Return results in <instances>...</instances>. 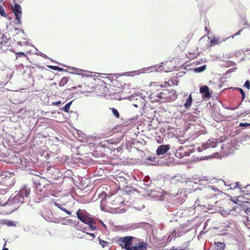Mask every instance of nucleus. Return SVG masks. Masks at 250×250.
I'll list each match as a JSON object with an SVG mask.
<instances>
[{"label":"nucleus","instance_id":"0e129e2a","mask_svg":"<svg viewBox=\"0 0 250 250\" xmlns=\"http://www.w3.org/2000/svg\"><path fill=\"white\" fill-rule=\"evenodd\" d=\"M41 114L42 116H44L46 117V110H41Z\"/></svg>","mask_w":250,"mask_h":250},{"label":"nucleus","instance_id":"f3484780","mask_svg":"<svg viewBox=\"0 0 250 250\" xmlns=\"http://www.w3.org/2000/svg\"><path fill=\"white\" fill-rule=\"evenodd\" d=\"M187 110H181L180 113L182 114H184L185 113V115L184 116V118H186V119H188V120L191 121H195L196 120V118L197 117V116L195 114H198V113L195 112H193V114L189 113H186V112Z\"/></svg>","mask_w":250,"mask_h":250},{"label":"nucleus","instance_id":"ddd939ff","mask_svg":"<svg viewBox=\"0 0 250 250\" xmlns=\"http://www.w3.org/2000/svg\"><path fill=\"white\" fill-rule=\"evenodd\" d=\"M211 114L213 119L217 122H220L228 118V116L220 113V110H212Z\"/></svg>","mask_w":250,"mask_h":250},{"label":"nucleus","instance_id":"aec40b11","mask_svg":"<svg viewBox=\"0 0 250 250\" xmlns=\"http://www.w3.org/2000/svg\"><path fill=\"white\" fill-rule=\"evenodd\" d=\"M242 195L238 196V197L236 199L233 198V197H231L230 200L237 205H240V209L242 210V204L243 203H245V201H242L240 199V198H242Z\"/></svg>","mask_w":250,"mask_h":250},{"label":"nucleus","instance_id":"79ce46f5","mask_svg":"<svg viewBox=\"0 0 250 250\" xmlns=\"http://www.w3.org/2000/svg\"><path fill=\"white\" fill-rule=\"evenodd\" d=\"M206 67V65H202L199 67L196 68L195 71L197 72H201L205 70Z\"/></svg>","mask_w":250,"mask_h":250},{"label":"nucleus","instance_id":"13d9d810","mask_svg":"<svg viewBox=\"0 0 250 250\" xmlns=\"http://www.w3.org/2000/svg\"><path fill=\"white\" fill-rule=\"evenodd\" d=\"M211 189L215 191L220 192V190L216 187H215L213 186H211L209 187Z\"/></svg>","mask_w":250,"mask_h":250},{"label":"nucleus","instance_id":"3c124183","mask_svg":"<svg viewBox=\"0 0 250 250\" xmlns=\"http://www.w3.org/2000/svg\"><path fill=\"white\" fill-rule=\"evenodd\" d=\"M49 67L54 70H62V69L56 66H49Z\"/></svg>","mask_w":250,"mask_h":250},{"label":"nucleus","instance_id":"603ef678","mask_svg":"<svg viewBox=\"0 0 250 250\" xmlns=\"http://www.w3.org/2000/svg\"><path fill=\"white\" fill-rule=\"evenodd\" d=\"M37 173H39L38 171H35L33 169H31L30 170V172H29V173L31 175H33L34 176H39L37 174Z\"/></svg>","mask_w":250,"mask_h":250},{"label":"nucleus","instance_id":"4be33fe9","mask_svg":"<svg viewBox=\"0 0 250 250\" xmlns=\"http://www.w3.org/2000/svg\"><path fill=\"white\" fill-rule=\"evenodd\" d=\"M82 209L79 208L76 211V215L78 219L81 221L83 223H85L87 220H86L85 218H84V217L83 216V213H82Z\"/></svg>","mask_w":250,"mask_h":250},{"label":"nucleus","instance_id":"5701e85b","mask_svg":"<svg viewBox=\"0 0 250 250\" xmlns=\"http://www.w3.org/2000/svg\"><path fill=\"white\" fill-rule=\"evenodd\" d=\"M0 224L6 225L8 227H16V224L14 221L12 220H9L7 219L0 220Z\"/></svg>","mask_w":250,"mask_h":250},{"label":"nucleus","instance_id":"9b49d317","mask_svg":"<svg viewBox=\"0 0 250 250\" xmlns=\"http://www.w3.org/2000/svg\"><path fill=\"white\" fill-rule=\"evenodd\" d=\"M188 231V230L186 229L183 226H179L173 230L172 235H173V237L175 238L184 235Z\"/></svg>","mask_w":250,"mask_h":250},{"label":"nucleus","instance_id":"f257e3e1","mask_svg":"<svg viewBox=\"0 0 250 250\" xmlns=\"http://www.w3.org/2000/svg\"><path fill=\"white\" fill-rule=\"evenodd\" d=\"M30 188L27 185H23L21 189L15 195H11L6 202L2 204L0 202V206L4 207L9 206L11 207L8 213L9 214L13 212L20 208L21 205L27 203V205L29 204L30 199L29 194Z\"/></svg>","mask_w":250,"mask_h":250},{"label":"nucleus","instance_id":"423d86ee","mask_svg":"<svg viewBox=\"0 0 250 250\" xmlns=\"http://www.w3.org/2000/svg\"><path fill=\"white\" fill-rule=\"evenodd\" d=\"M46 119L62 121L64 119V115L62 112L58 110H47Z\"/></svg>","mask_w":250,"mask_h":250},{"label":"nucleus","instance_id":"a18cd8bd","mask_svg":"<svg viewBox=\"0 0 250 250\" xmlns=\"http://www.w3.org/2000/svg\"><path fill=\"white\" fill-rule=\"evenodd\" d=\"M189 54L190 55H192L191 56V57L192 58H197L198 56H199V54H200V53L199 52H195V53H193V52H189Z\"/></svg>","mask_w":250,"mask_h":250},{"label":"nucleus","instance_id":"49530a36","mask_svg":"<svg viewBox=\"0 0 250 250\" xmlns=\"http://www.w3.org/2000/svg\"><path fill=\"white\" fill-rule=\"evenodd\" d=\"M152 196H153V197H158V200H159L160 201H163V200H164V195L163 194H161L160 195H158L157 194H153Z\"/></svg>","mask_w":250,"mask_h":250},{"label":"nucleus","instance_id":"cd10ccee","mask_svg":"<svg viewBox=\"0 0 250 250\" xmlns=\"http://www.w3.org/2000/svg\"><path fill=\"white\" fill-rule=\"evenodd\" d=\"M222 41L218 38L213 37L210 41L209 45L211 47L213 46L216 44L220 43Z\"/></svg>","mask_w":250,"mask_h":250},{"label":"nucleus","instance_id":"dca6fc26","mask_svg":"<svg viewBox=\"0 0 250 250\" xmlns=\"http://www.w3.org/2000/svg\"><path fill=\"white\" fill-rule=\"evenodd\" d=\"M200 92L203 94V96L206 98L211 97V95L209 92V88L207 85H203L200 88Z\"/></svg>","mask_w":250,"mask_h":250},{"label":"nucleus","instance_id":"58836bf2","mask_svg":"<svg viewBox=\"0 0 250 250\" xmlns=\"http://www.w3.org/2000/svg\"><path fill=\"white\" fill-rule=\"evenodd\" d=\"M98 241L99 242V244L102 246L103 248H104L106 246V245L109 244L108 242L102 240L99 237H98Z\"/></svg>","mask_w":250,"mask_h":250},{"label":"nucleus","instance_id":"774afa93","mask_svg":"<svg viewBox=\"0 0 250 250\" xmlns=\"http://www.w3.org/2000/svg\"><path fill=\"white\" fill-rule=\"evenodd\" d=\"M6 245V242H5L4 243L3 247V249H2V250H9V249L8 248L5 247Z\"/></svg>","mask_w":250,"mask_h":250},{"label":"nucleus","instance_id":"a878e982","mask_svg":"<svg viewBox=\"0 0 250 250\" xmlns=\"http://www.w3.org/2000/svg\"><path fill=\"white\" fill-rule=\"evenodd\" d=\"M214 245L216 246V250H224L226 247V244L224 242H214Z\"/></svg>","mask_w":250,"mask_h":250},{"label":"nucleus","instance_id":"f704fd0d","mask_svg":"<svg viewBox=\"0 0 250 250\" xmlns=\"http://www.w3.org/2000/svg\"><path fill=\"white\" fill-rule=\"evenodd\" d=\"M109 144L108 140H105L103 142H101L99 143V145L101 146L102 148H108V145Z\"/></svg>","mask_w":250,"mask_h":250},{"label":"nucleus","instance_id":"39448f33","mask_svg":"<svg viewBox=\"0 0 250 250\" xmlns=\"http://www.w3.org/2000/svg\"><path fill=\"white\" fill-rule=\"evenodd\" d=\"M125 86V83L121 80H116L113 82V85L109 87V95L114 96L115 95L122 92V89Z\"/></svg>","mask_w":250,"mask_h":250},{"label":"nucleus","instance_id":"c9c22d12","mask_svg":"<svg viewBox=\"0 0 250 250\" xmlns=\"http://www.w3.org/2000/svg\"><path fill=\"white\" fill-rule=\"evenodd\" d=\"M11 51H12V52L16 54V60H17L19 57H26V55L23 52H16L15 51L13 50V49H11Z\"/></svg>","mask_w":250,"mask_h":250},{"label":"nucleus","instance_id":"9d476101","mask_svg":"<svg viewBox=\"0 0 250 250\" xmlns=\"http://www.w3.org/2000/svg\"><path fill=\"white\" fill-rule=\"evenodd\" d=\"M12 10L16 17V20L17 23L21 24V18L22 14L21 8L19 4H15L14 6L12 7Z\"/></svg>","mask_w":250,"mask_h":250},{"label":"nucleus","instance_id":"f8f14e48","mask_svg":"<svg viewBox=\"0 0 250 250\" xmlns=\"http://www.w3.org/2000/svg\"><path fill=\"white\" fill-rule=\"evenodd\" d=\"M170 146L168 144L160 145L157 148L156 153L157 156H161L166 154L170 149Z\"/></svg>","mask_w":250,"mask_h":250},{"label":"nucleus","instance_id":"0eeeda50","mask_svg":"<svg viewBox=\"0 0 250 250\" xmlns=\"http://www.w3.org/2000/svg\"><path fill=\"white\" fill-rule=\"evenodd\" d=\"M148 226V223L144 222L137 223H130L125 225L123 227V229L125 231H129L132 230L139 228L146 229L147 228Z\"/></svg>","mask_w":250,"mask_h":250},{"label":"nucleus","instance_id":"393cba45","mask_svg":"<svg viewBox=\"0 0 250 250\" xmlns=\"http://www.w3.org/2000/svg\"><path fill=\"white\" fill-rule=\"evenodd\" d=\"M76 134L77 135V137L79 138L82 141H84L85 140H87V135L83 132L82 131L80 130H76Z\"/></svg>","mask_w":250,"mask_h":250},{"label":"nucleus","instance_id":"5fc2aeb1","mask_svg":"<svg viewBox=\"0 0 250 250\" xmlns=\"http://www.w3.org/2000/svg\"><path fill=\"white\" fill-rule=\"evenodd\" d=\"M236 188H238L241 189V185L240 184V183L239 182H236L235 185L233 189H235Z\"/></svg>","mask_w":250,"mask_h":250},{"label":"nucleus","instance_id":"bb28decb","mask_svg":"<svg viewBox=\"0 0 250 250\" xmlns=\"http://www.w3.org/2000/svg\"><path fill=\"white\" fill-rule=\"evenodd\" d=\"M192 102V97L190 94L187 98L185 103H184V106L186 108H188L190 107Z\"/></svg>","mask_w":250,"mask_h":250},{"label":"nucleus","instance_id":"680f3d73","mask_svg":"<svg viewBox=\"0 0 250 250\" xmlns=\"http://www.w3.org/2000/svg\"><path fill=\"white\" fill-rule=\"evenodd\" d=\"M197 179L198 180L199 182H201L203 181H207L208 180V178L206 176L203 177V179L198 178Z\"/></svg>","mask_w":250,"mask_h":250},{"label":"nucleus","instance_id":"c756f323","mask_svg":"<svg viewBox=\"0 0 250 250\" xmlns=\"http://www.w3.org/2000/svg\"><path fill=\"white\" fill-rule=\"evenodd\" d=\"M141 102L140 103H137V101L133 103L134 106L136 108H144V100L143 99H140Z\"/></svg>","mask_w":250,"mask_h":250},{"label":"nucleus","instance_id":"412c9836","mask_svg":"<svg viewBox=\"0 0 250 250\" xmlns=\"http://www.w3.org/2000/svg\"><path fill=\"white\" fill-rule=\"evenodd\" d=\"M216 146V143L211 140H208L207 142L205 144H203L202 147H203V149H206L208 147H215Z\"/></svg>","mask_w":250,"mask_h":250},{"label":"nucleus","instance_id":"473e14b6","mask_svg":"<svg viewBox=\"0 0 250 250\" xmlns=\"http://www.w3.org/2000/svg\"><path fill=\"white\" fill-rule=\"evenodd\" d=\"M66 113H69L70 117H72L73 118L77 119L78 117V113L77 112L75 111L74 112L73 110H63Z\"/></svg>","mask_w":250,"mask_h":250},{"label":"nucleus","instance_id":"338daca9","mask_svg":"<svg viewBox=\"0 0 250 250\" xmlns=\"http://www.w3.org/2000/svg\"><path fill=\"white\" fill-rule=\"evenodd\" d=\"M61 104V101H59L58 102H53L52 103V105H59V104Z\"/></svg>","mask_w":250,"mask_h":250},{"label":"nucleus","instance_id":"7ed1b4c3","mask_svg":"<svg viewBox=\"0 0 250 250\" xmlns=\"http://www.w3.org/2000/svg\"><path fill=\"white\" fill-rule=\"evenodd\" d=\"M170 80L168 82H165L164 84H159L156 82H151L150 83V89L149 90V97L151 102H160V91L161 88L167 87L171 84L169 83Z\"/></svg>","mask_w":250,"mask_h":250},{"label":"nucleus","instance_id":"37998d69","mask_svg":"<svg viewBox=\"0 0 250 250\" xmlns=\"http://www.w3.org/2000/svg\"><path fill=\"white\" fill-rule=\"evenodd\" d=\"M72 104V102H70L64 105L62 107H60V109H69Z\"/></svg>","mask_w":250,"mask_h":250},{"label":"nucleus","instance_id":"09e8293b","mask_svg":"<svg viewBox=\"0 0 250 250\" xmlns=\"http://www.w3.org/2000/svg\"><path fill=\"white\" fill-rule=\"evenodd\" d=\"M238 89L239 90L240 94L242 95V99H244L245 97V94L244 90L242 88H238Z\"/></svg>","mask_w":250,"mask_h":250},{"label":"nucleus","instance_id":"1a4fd4ad","mask_svg":"<svg viewBox=\"0 0 250 250\" xmlns=\"http://www.w3.org/2000/svg\"><path fill=\"white\" fill-rule=\"evenodd\" d=\"M146 160L149 161L151 162H148L147 165H152V166H164L167 164V162H164L158 158L156 157H146Z\"/></svg>","mask_w":250,"mask_h":250},{"label":"nucleus","instance_id":"69168bd1","mask_svg":"<svg viewBox=\"0 0 250 250\" xmlns=\"http://www.w3.org/2000/svg\"><path fill=\"white\" fill-rule=\"evenodd\" d=\"M90 230L88 228V227H83L82 231L85 233V232H87V230Z\"/></svg>","mask_w":250,"mask_h":250},{"label":"nucleus","instance_id":"4468645a","mask_svg":"<svg viewBox=\"0 0 250 250\" xmlns=\"http://www.w3.org/2000/svg\"><path fill=\"white\" fill-rule=\"evenodd\" d=\"M62 143L59 140H56V143L52 144L48 148L49 152L53 154H57L60 152V145Z\"/></svg>","mask_w":250,"mask_h":250},{"label":"nucleus","instance_id":"c03bdc74","mask_svg":"<svg viewBox=\"0 0 250 250\" xmlns=\"http://www.w3.org/2000/svg\"><path fill=\"white\" fill-rule=\"evenodd\" d=\"M0 15L4 17H6L4 9L1 5H0Z\"/></svg>","mask_w":250,"mask_h":250},{"label":"nucleus","instance_id":"7c9ffc66","mask_svg":"<svg viewBox=\"0 0 250 250\" xmlns=\"http://www.w3.org/2000/svg\"><path fill=\"white\" fill-rule=\"evenodd\" d=\"M82 213H83V216L84 217V218L88 221L94 219L91 217V215L84 209H82Z\"/></svg>","mask_w":250,"mask_h":250},{"label":"nucleus","instance_id":"f03ea898","mask_svg":"<svg viewBox=\"0 0 250 250\" xmlns=\"http://www.w3.org/2000/svg\"><path fill=\"white\" fill-rule=\"evenodd\" d=\"M118 242L122 249L125 250H144L146 246L144 242H140L138 238L132 236L120 237Z\"/></svg>","mask_w":250,"mask_h":250},{"label":"nucleus","instance_id":"e2e57ef3","mask_svg":"<svg viewBox=\"0 0 250 250\" xmlns=\"http://www.w3.org/2000/svg\"><path fill=\"white\" fill-rule=\"evenodd\" d=\"M188 42V41H186V42H184V43H180V45H179V46H182V47L184 48L187 45Z\"/></svg>","mask_w":250,"mask_h":250},{"label":"nucleus","instance_id":"ea45409f","mask_svg":"<svg viewBox=\"0 0 250 250\" xmlns=\"http://www.w3.org/2000/svg\"><path fill=\"white\" fill-rule=\"evenodd\" d=\"M54 205L55 206H56L57 207H58L61 210H62V211H63L64 212L66 211L65 210H66V208L63 207L62 205H61V204L58 203L57 202H54Z\"/></svg>","mask_w":250,"mask_h":250},{"label":"nucleus","instance_id":"b1692460","mask_svg":"<svg viewBox=\"0 0 250 250\" xmlns=\"http://www.w3.org/2000/svg\"><path fill=\"white\" fill-rule=\"evenodd\" d=\"M242 210L249 214L250 213V202L247 201L242 204Z\"/></svg>","mask_w":250,"mask_h":250},{"label":"nucleus","instance_id":"72a5a7b5","mask_svg":"<svg viewBox=\"0 0 250 250\" xmlns=\"http://www.w3.org/2000/svg\"><path fill=\"white\" fill-rule=\"evenodd\" d=\"M230 209H225L223 208H222L219 210V212L221 215L223 216L224 217H226L229 214H230Z\"/></svg>","mask_w":250,"mask_h":250},{"label":"nucleus","instance_id":"6ab92c4d","mask_svg":"<svg viewBox=\"0 0 250 250\" xmlns=\"http://www.w3.org/2000/svg\"><path fill=\"white\" fill-rule=\"evenodd\" d=\"M142 184L144 187L142 186L141 188L145 190H146L148 188L153 187L152 180H150L149 178H145Z\"/></svg>","mask_w":250,"mask_h":250},{"label":"nucleus","instance_id":"6e6552de","mask_svg":"<svg viewBox=\"0 0 250 250\" xmlns=\"http://www.w3.org/2000/svg\"><path fill=\"white\" fill-rule=\"evenodd\" d=\"M160 94L161 102H170L172 99V92L167 89H161Z\"/></svg>","mask_w":250,"mask_h":250},{"label":"nucleus","instance_id":"8fccbe9b","mask_svg":"<svg viewBox=\"0 0 250 250\" xmlns=\"http://www.w3.org/2000/svg\"><path fill=\"white\" fill-rule=\"evenodd\" d=\"M245 224L248 228L250 229V217H247Z\"/></svg>","mask_w":250,"mask_h":250},{"label":"nucleus","instance_id":"052dcab7","mask_svg":"<svg viewBox=\"0 0 250 250\" xmlns=\"http://www.w3.org/2000/svg\"><path fill=\"white\" fill-rule=\"evenodd\" d=\"M85 233L87 235H89L92 236V238H95L96 236L95 234L94 233H90V232H85Z\"/></svg>","mask_w":250,"mask_h":250},{"label":"nucleus","instance_id":"864d4df0","mask_svg":"<svg viewBox=\"0 0 250 250\" xmlns=\"http://www.w3.org/2000/svg\"><path fill=\"white\" fill-rule=\"evenodd\" d=\"M244 86L247 87L248 88V89H250V82L249 81H247L244 84Z\"/></svg>","mask_w":250,"mask_h":250},{"label":"nucleus","instance_id":"6e6d98bb","mask_svg":"<svg viewBox=\"0 0 250 250\" xmlns=\"http://www.w3.org/2000/svg\"><path fill=\"white\" fill-rule=\"evenodd\" d=\"M44 187H45V186L44 185H42V184L41 187H39V188H36L35 190H38L40 192H42Z\"/></svg>","mask_w":250,"mask_h":250},{"label":"nucleus","instance_id":"a211bd4d","mask_svg":"<svg viewBox=\"0 0 250 250\" xmlns=\"http://www.w3.org/2000/svg\"><path fill=\"white\" fill-rule=\"evenodd\" d=\"M85 224L88 225V227L91 231H94L98 229V227L96 226V223L94 219L89 221L87 220Z\"/></svg>","mask_w":250,"mask_h":250},{"label":"nucleus","instance_id":"4d7b16f0","mask_svg":"<svg viewBox=\"0 0 250 250\" xmlns=\"http://www.w3.org/2000/svg\"><path fill=\"white\" fill-rule=\"evenodd\" d=\"M76 226L80 228V229H78L79 230H81L82 231V230L83 228V227L81 224H80V223L79 222H77V223L76 224Z\"/></svg>","mask_w":250,"mask_h":250},{"label":"nucleus","instance_id":"4c0bfd02","mask_svg":"<svg viewBox=\"0 0 250 250\" xmlns=\"http://www.w3.org/2000/svg\"><path fill=\"white\" fill-rule=\"evenodd\" d=\"M241 192L243 193L244 195L242 196V198H244L246 200H250V192L248 193V191H245L244 190H241Z\"/></svg>","mask_w":250,"mask_h":250},{"label":"nucleus","instance_id":"e433bc0d","mask_svg":"<svg viewBox=\"0 0 250 250\" xmlns=\"http://www.w3.org/2000/svg\"><path fill=\"white\" fill-rule=\"evenodd\" d=\"M68 77H63L59 82V85L60 86H63L68 81Z\"/></svg>","mask_w":250,"mask_h":250},{"label":"nucleus","instance_id":"2f4dec72","mask_svg":"<svg viewBox=\"0 0 250 250\" xmlns=\"http://www.w3.org/2000/svg\"><path fill=\"white\" fill-rule=\"evenodd\" d=\"M22 110H18V111H14L13 112V114L15 116L18 117V119H23L24 118V116L22 115L21 114V111Z\"/></svg>","mask_w":250,"mask_h":250},{"label":"nucleus","instance_id":"2eb2a0df","mask_svg":"<svg viewBox=\"0 0 250 250\" xmlns=\"http://www.w3.org/2000/svg\"><path fill=\"white\" fill-rule=\"evenodd\" d=\"M42 181H43V179L40 176H35L32 178L33 186L35 189H36V188L41 187V185L42 184L41 182Z\"/></svg>","mask_w":250,"mask_h":250},{"label":"nucleus","instance_id":"c85d7f7f","mask_svg":"<svg viewBox=\"0 0 250 250\" xmlns=\"http://www.w3.org/2000/svg\"><path fill=\"white\" fill-rule=\"evenodd\" d=\"M90 147L93 148L94 152H102V148H101V146H100L99 145V144L96 145L94 144H93L91 146H90Z\"/></svg>","mask_w":250,"mask_h":250},{"label":"nucleus","instance_id":"20e7f679","mask_svg":"<svg viewBox=\"0 0 250 250\" xmlns=\"http://www.w3.org/2000/svg\"><path fill=\"white\" fill-rule=\"evenodd\" d=\"M193 151L191 146H180L173 150V153L177 158L181 159L186 156H189Z\"/></svg>","mask_w":250,"mask_h":250},{"label":"nucleus","instance_id":"de8ad7c7","mask_svg":"<svg viewBox=\"0 0 250 250\" xmlns=\"http://www.w3.org/2000/svg\"><path fill=\"white\" fill-rule=\"evenodd\" d=\"M112 114L114 116L117 118H119L120 117V113L118 112V110H112Z\"/></svg>","mask_w":250,"mask_h":250},{"label":"nucleus","instance_id":"bf43d9fd","mask_svg":"<svg viewBox=\"0 0 250 250\" xmlns=\"http://www.w3.org/2000/svg\"><path fill=\"white\" fill-rule=\"evenodd\" d=\"M77 72H78V73L79 74L86 75L85 74L83 73L85 72L84 70H83L82 69H79V70H77Z\"/></svg>","mask_w":250,"mask_h":250},{"label":"nucleus","instance_id":"a19ab883","mask_svg":"<svg viewBox=\"0 0 250 250\" xmlns=\"http://www.w3.org/2000/svg\"><path fill=\"white\" fill-rule=\"evenodd\" d=\"M239 127L247 128L250 126V123H240L239 125Z\"/></svg>","mask_w":250,"mask_h":250}]
</instances>
